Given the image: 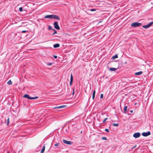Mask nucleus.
Listing matches in <instances>:
<instances>
[{"instance_id": "6ab92c4d", "label": "nucleus", "mask_w": 153, "mask_h": 153, "mask_svg": "<svg viewBox=\"0 0 153 153\" xmlns=\"http://www.w3.org/2000/svg\"><path fill=\"white\" fill-rule=\"evenodd\" d=\"M7 83L8 85H11L12 84V82L11 81V80H9L8 81V82H7Z\"/></svg>"}, {"instance_id": "39448f33", "label": "nucleus", "mask_w": 153, "mask_h": 153, "mask_svg": "<svg viewBox=\"0 0 153 153\" xmlns=\"http://www.w3.org/2000/svg\"><path fill=\"white\" fill-rule=\"evenodd\" d=\"M53 25L55 28L58 30L60 29V27L59 26L57 22H55L53 24Z\"/></svg>"}, {"instance_id": "dca6fc26", "label": "nucleus", "mask_w": 153, "mask_h": 153, "mask_svg": "<svg viewBox=\"0 0 153 153\" xmlns=\"http://www.w3.org/2000/svg\"><path fill=\"white\" fill-rule=\"evenodd\" d=\"M127 106H125L124 108V111L125 113H126V112L127 110Z\"/></svg>"}, {"instance_id": "e433bc0d", "label": "nucleus", "mask_w": 153, "mask_h": 153, "mask_svg": "<svg viewBox=\"0 0 153 153\" xmlns=\"http://www.w3.org/2000/svg\"><path fill=\"white\" fill-rule=\"evenodd\" d=\"M7 153H10L9 152H7Z\"/></svg>"}, {"instance_id": "c85d7f7f", "label": "nucleus", "mask_w": 153, "mask_h": 153, "mask_svg": "<svg viewBox=\"0 0 153 153\" xmlns=\"http://www.w3.org/2000/svg\"><path fill=\"white\" fill-rule=\"evenodd\" d=\"M105 131L107 132H108L109 131L108 129H105Z\"/></svg>"}, {"instance_id": "f704fd0d", "label": "nucleus", "mask_w": 153, "mask_h": 153, "mask_svg": "<svg viewBox=\"0 0 153 153\" xmlns=\"http://www.w3.org/2000/svg\"><path fill=\"white\" fill-rule=\"evenodd\" d=\"M73 91L72 93V94H73V95H74V89H73Z\"/></svg>"}, {"instance_id": "6e6552de", "label": "nucleus", "mask_w": 153, "mask_h": 153, "mask_svg": "<svg viewBox=\"0 0 153 153\" xmlns=\"http://www.w3.org/2000/svg\"><path fill=\"white\" fill-rule=\"evenodd\" d=\"M63 142L66 144L70 145L71 144L72 142L70 141H68L65 140H63Z\"/></svg>"}, {"instance_id": "f03ea898", "label": "nucleus", "mask_w": 153, "mask_h": 153, "mask_svg": "<svg viewBox=\"0 0 153 153\" xmlns=\"http://www.w3.org/2000/svg\"><path fill=\"white\" fill-rule=\"evenodd\" d=\"M24 97L27 98L29 100H33V99H37L38 97H31L29 96L28 94H25Z\"/></svg>"}, {"instance_id": "f8f14e48", "label": "nucleus", "mask_w": 153, "mask_h": 153, "mask_svg": "<svg viewBox=\"0 0 153 153\" xmlns=\"http://www.w3.org/2000/svg\"><path fill=\"white\" fill-rule=\"evenodd\" d=\"M60 46V45L59 44H56L53 45L54 48H57Z\"/></svg>"}, {"instance_id": "9b49d317", "label": "nucleus", "mask_w": 153, "mask_h": 153, "mask_svg": "<svg viewBox=\"0 0 153 153\" xmlns=\"http://www.w3.org/2000/svg\"><path fill=\"white\" fill-rule=\"evenodd\" d=\"M143 72L142 71H140L137 72H136L135 73V75H139L143 73Z\"/></svg>"}, {"instance_id": "4c0bfd02", "label": "nucleus", "mask_w": 153, "mask_h": 153, "mask_svg": "<svg viewBox=\"0 0 153 153\" xmlns=\"http://www.w3.org/2000/svg\"><path fill=\"white\" fill-rule=\"evenodd\" d=\"M136 146H135L133 148H134V147H135Z\"/></svg>"}, {"instance_id": "a878e982", "label": "nucleus", "mask_w": 153, "mask_h": 153, "mask_svg": "<svg viewBox=\"0 0 153 153\" xmlns=\"http://www.w3.org/2000/svg\"><path fill=\"white\" fill-rule=\"evenodd\" d=\"M48 29L49 30H52V27L51 26H48Z\"/></svg>"}, {"instance_id": "20e7f679", "label": "nucleus", "mask_w": 153, "mask_h": 153, "mask_svg": "<svg viewBox=\"0 0 153 153\" xmlns=\"http://www.w3.org/2000/svg\"><path fill=\"white\" fill-rule=\"evenodd\" d=\"M56 19L59 20H60V19L59 17L56 15H51V19Z\"/></svg>"}, {"instance_id": "a211bd4d", "label": "nucleus", "mask_w": 153, "mask_h": 153, "mask_svg": "<svg viewBox=\"0 0 153 153\" xmlns=\"http://www.w3.org/2000/svg\"><path fill=\"white\" fill-rule=\"evenodd\" d=\"M9 122H10V119L9 118H7V125L8 126L9 125Z\"/></svg>"}, {"instance_id": "72a5a7b5", "label": "nucleus", "mask_w": 153, "mask_h": 153, "mask_svg": "<svg viewBox=\"0 0 153 153\" xmlns=\"http://www.w3.org/2000/svg\"><path fill=\"white\" fill-rule=\"evenodd\" d=\"M26 32V30H23L22 31V33H25V32Z\"/></svg>"}, {"instance_id": "423d86ee", "label": "nucleus", "mask_w": 153, "mask_h": 153, "mask_svg": "<svg viewBox=\"0 0 153 153\" xmlns=\"http://www.w3.org/2000/svg\"><path fill=\"white\" fill-rule=\"evenodd\" d=\"M142 135L144 137H147L151 134V133L150 131H148L147 132H144L142 134Z\"/></svg>"}, {"instance_id": "473e14b6", "label": "nucleus", "mask_w": 153, "mask_h": 153, "mask_svg": "<svg viewBox=\"0 0 153 153\" xmlns=\"http://www.w3.org/2000/svg\"><path fill=\"white\" fill-rule=\"evenodd\" d=\"M53 57L55 59H56L57 58V56H55V55H54L53 56Z\"/></svg>"}, {"instance_id": "0eeeda50", "label": "nucleus", "mask_w": 153, "mask_h": 153, "mask_svg": "<svg viewBox=\"0 0 153 153\" xmlns=\"http://www.w3.org/2000/svg\"><path fill=\"white\" fill-rule=\"evenodd\" d=\"M140 133L139 132L135 133L133 135V137L136 138L139 137L140 136Z\"/></svg>"}, {"instance_id": "1a4fd4ad", "label": "nucleus", "mask_w": 153, "mask_h": 153, "mask_svg": "<svg viewBox=\"0 0 153 153\" xmlns=\"http://www.w3.org/2000/svg\"><path fill=\"white\" fill-rule=\"evenodd\" d=\"M73 81V76L71 74V79H70V85H71Z\"/></svg>"}, {"instance_id": "c9c22d12", "label": "nucleus", "mask_w": 153, "mask_h": 153, "mask_svg": "<svg viewBox=\"0 0 153 153\" xmlns=\"http://www.w3.org/2000/svg\"><path fill=\"white\" fill-rule=\"evenodd\" d=\"M130 112L131 113H132L133 112V111L132 110H131L130 111Z\"/></svg>"}, {"instance_id": "2eb2a0df", "label": "nucleus", "mask_w": 153, "mask_h": 153, "mask_svg": "<svg viewBox=\"0 0 153 153\" xmlns=\"http://www.w3.org/2000/svg\"><path fill=\"white\" fill-rule=\"evenodd\" d=\"M45 18L51 19V15H46L45 16Z\"/></svg>"}, {"instance_id": "4468645a", "label": "nucleus", "mask_w": 153, "mask_h": 153, "mask_svg": "<svg viewBox=\"0 0 153 153\" xmlns=\"http://www.w3.org/2000/svg\"><path fill=\"white\" fill-rule=\"evenodd\" d=\"M45 149V146L44 145V146L42 148V149L41 151V153H43Z\"/></svg>"}, {"instance_id": "b1692460", "label": "nucleus", "mask_w": 153, "mask_h": 153, "mask_svg": "<svg viewBox=\"0 0 153 153\" xmlns=\"http://www.w3.org/2000/svg\"><path fill=\"white\" fill-rule=\"evenodd\" d=\"M102 139L103 140H106L107 138L106 137H102Z\"/></svg>"}, {"instance_id": "9d476101", "label": "nucleus", "mask_w": 153, "mask_h": 153, "mask_svg": "<svg viewBox=\"0 0 153 153\" xmlns=\"http://www.w3.org/2000/svg\"><path fill=\"white\" fill-rule=\"evenodd\" d=\"M65 105H62L53 108L54 109H59L61 108L65 107Z\"/></svg>"}, {"instance_id": "f257e3e1", "label": "nucleus", "mask_w": 153, "mask_h": 153, "mask_svg": "<svg viewBox=\"0 0 153 153\" xmlns=\"http://www.w3.org/2000/svg\"><path fill=\"white\" fill-rule=\"evenodd\" d=\"M142 24L137 22H134L132 23L131 25V26L133 27H140L142 25Z\"/></svg>"}, {"instance_id": "4be33fe9", "label": "nucleus", "mask_w": 153, "mask_h": 153, "mask_svg": "<svg viewBox=\"0 0 153 153\" xmlns=\"http://www.w3.org/2000/svg\"><path fill=\"white\" fill-rule=\"evenodd\" d=\"M88 10H90L91 11H94L96 10V9H91Z\"/></svg>"}, {"instance_id": "5701e85b", "label": "nucleus", "mask_w": 153, "mask_h": 153, "mask_svg": "<svg viewBox=\"0 0 153 153\" xmlns=\"http://www.w3.org/2000/svg\"><path fill=\"white\" fill-rule=\"evenodd\" d=\"M103 97V94H102L100 95V97L101 99H102Z\"/></svg>"}, {"instance_id": "c756f323", "label": "nucleus", "mask_w": 153, "mask_h": 153, "mask_svg": "<svg viewBox=\"0 0 153 153\" xmlns=\"http://www.w3.org/2000/svg\"><path fill=\"white\" fill-rule=\"evenodd\" d=\"M59 145V144L58 143H56L55 144H54V146H58Z\"/></svg>"}, {"instance_id": "412c9836", "label": "nucleus", "mask_w": 153, "mask_h": 153, "mask_svg": "<svg viewBox=\"0 0 153 153\" xmlns=\"http://www.w3.org/2000/svg\"><path fill=\"white\" fill-rule=\"evenodd\" d=\"M52 30L54 31V32L53 33V35H54L57 33V31L54 29H52Z\"/></svg>"}, {"instance_id": "393cba45", "label": "nucleus", "mask_w": 153, "mask_h": 153, "mask_svg": "<svg viewBox=\"0 0 153 153\" xmlns=\"http://www.w3.org/2000/svg\"><path fill=\"white\" fill-rule=\"evenodd\" d=\"M19 10L20 11V12H22L23 11V9H22V7H20L19 8Z\"/></svg>"}, {"instance_id": "f3484780", "label": "nucleus", "mask_w": 153, "mask_h": 153, "mask_svg": "<svg viewBox=\"0 0 153 153\" xmlns=\"http://www.w3.org/2000/svg\"><path fill=\"white\" fill-rule=\"evenodd\" d=\"M118 57V55L117 54H116L115 56H113L112 57V59H114L115 58H117Z\"/></svg>"}, {"instance_id": "cd10ccee", "label": "nucleus", "mask_w": 153, "mask_h": 153, "mask_svg": "<svg viewBox=\"0 0 153 153\" xmlns=\"http://www.w3.org/2000/svg\"><path fill=\"white\" fill-rule=\"evenodd\" d=\"M47 65H51L52 64V63H49L47 64Z\"/></svg>"}, {"instance_id": "aec40b11", "label": "nucleus", "mask_w": 153, "mask_h": 153, "mask_svg": "<svg viewBox=\"0 0 153 153\" xmlns=\"http://www.w3.org/2000/svg\"><path fill=\"white\" fill-rule=\"evenodd\" d=\"M112 125L114 126H119L118 124V123H113L112 124Z\"/></svg>"}, {"instance_id": "2f4dec72", "label": "nucleus", "mask_w": 153, "mask_h": 153, "mask_svg": "<svg viewBox=\"0 0 153 153\" xmlns=\"http://www.w3.org/2000/svg\"><path fill=\"white\" fill-rule=\"evenodd\" d=\"M95 95H93L92 96V99L94 100V98L95 97Z\"/></svg>"}, {"instance_id": "bb28decb", "label": "nucleus", "mask_w": 153, "mask_h": 153, "mask_svg": "<svg viewBox=\"0 0 153 153\" xmlns=\"http://www.w3.org/2000/svg\"><path fill=\"white\" fill-rule=\"evenodd\" d=\"M108 119L107 118H105L104 120L103 121V122L104 123Z\"/></svg>"}, {"instance_id": "ddd939ff", "label": "nucleus", "mask_w": 153, "mask_h": 153, "mask_svg": "<svg viewBox=\"0 0 153 153\" xmlns=\"http://www.w3.org/2000/svg\"><path fill=\"white\" fill-rule=\"evenodd\" d=\"M117 69V68H110L109 70L111 71H115Z\"/></svg>"}, {"instance_id": "7ed1b4c3", "label": "nucleus", "mask_w": 153, "mask_h": 153, "mask_svg": "<svg viewBox=\"0 0 153 153\" xmlns=\"http://www.w3.org/2000/svg\"><path fill=\"white\" fill-rule=\"evenodd\" d=\"M153 24V22H150L148 25L143 26V27L147 29V28H149Z\"/></svg>"}, {"instance_id": "58836bf2", "label": "nucleus", "mask_w": 153, "mask_h": 153, "mask_svg": "<svg viewBox=\"0 0 153 153\" xmlns=\"http://www.w3.org/2000/svg\"><path fill=\"white\" fill-rule=\"evenodd\" d=\"M136 146H135L133 148H134V147H135Z\"/></svg>"}, {"instance_id": "7c9ffc66", "label": "nucleus", "mask_w": 153, "mask_h": 153, "mask_svg": "<svg viewBox=\"0 0 153 153\" xmlns=\"http://www.w3.org/2000/svg\"><path fill=\"white\" fill-rule=\"evenodd\" d=\"M95 93H96V91H94L93 92V95H95Z\"/></svg>"}]
</instances>
